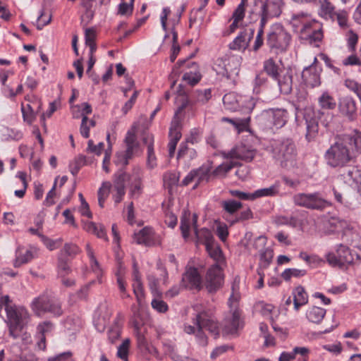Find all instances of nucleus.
Returning <instances> with one entry per match:
<instances>
[{"label": "nucleus", "instance_id": "nucleus-42", "mask_svg": "<svg viewBox=\"0 0 361 361\" xmlns=\"http://www.w3.org/2000/svg\"><path fill=\"white\" fill-rule=\"evenodd\" d=\"M223 209L228 214H233L240 209L243 204L241 202L233 200H225L221 202Z\"/></svg>", "mask_w": 361, "mask_h": 361}, {"label": "nucleus", "instance_id": "nucleus-49", "mask_svg": "<svg viewBox=\"0 0 361 361\" xmlns=\"http://www.w3.org/2000/svg\"><path fill=\"white\" fill-rule=\"evenodd\" d=\"M58 268L60 276H66L71 273V269L68 262L63 257V256H60L59 257Z\"/></svg>", "mask_w": 361, "mask_h": 361}, {"label": "nucleus", "instance_id": "nucleus-35", "mask_svg": "<svg viewBox=\"0 0 361 361\" xmlns=\"http://www.w3.org/2000/svg\"><path fill=\"white\" fill-rule=\"evenodd\" d=\"M240 326V313L238 310L235 308L233 310L232 313V317L231 319L230 323L228 325L225 326V331L228 334H235Z\"/></svg>", "mask_w": 361, "mask_h": 361}, {"label": "nucleus", "instance_id": "nucleus-33", "mask_svg": "<svg viewBox=\"0 0 361 361\" xmlns=\"http://www.w3.org/2000/svg\"><path fill=\"white\" fill-rule=\"evenodd\" d=\"M310 21L307 14L299 13L292 16L290 23L293 27H295L296 32H300V30L302 25H305L306 23H310Z\"/></svg>", "mask_w": 361, "mask_h": 361}, {"label": "nucleus", "instance_id": "nucleus-47", "mask_svg": "<svg viewBox=\"0 0 361 361\" xmlns=\"http://www.w3.org/2000/svg\"><path fill=\"white\" fill-rule=\"evenodd\" d=\"M22 182V188L17 190L14 192V194L18 198H23L25 194L26 189L27 188V183L26 180V173L22 171H19L16 176Z\"/></svg>", "mask_w": 361, "mask_h": 361}, {"label": "nucleus", "instance_id": "nucleus-51", "mask_svg": "<svg viewBox=\"0 0 361 361\" xmlns=\"http://www.w3.org/2000/svg\"><path fill=\"white\" fill-rule=\"evenodd\" d=\"M22 113L24 121L29 124H31L35 119L34 110L30 104H27L26 106H22Z\"/></svg>", "mask_w": 361, "mask_h": 361}, {"label": "nucleus", "instance_id": "nucleus-38", "mask_svg": "<svg viewBox=\"0 0 361 361\" xmlns=\"http://www.w3.org/2000/svg\"><path fill=\"white\" fill-rule=\"evenodd\" d=\"M152 231L149 228H144L138 233H135L133 236L134 240L137 244H148L150 240V234Z\"/></svg>", "mask_w": 361, "mask_h": 361}, {"label": "nucleus", "instance_id": "nucleus-8", "mask_svg": "<svg viewBox=\"0 0 361 361\" xmlns=\"http://www.w3.org/2000/svg\"><path fill=\"white\" fill-rule=\"evenodd\" d=\"M295 204L313 210H323L331 206V202L323 198L318 192L298 193L293 197Z\"/></svg>", "mask_w": 361, "mask_h": 361}, {"label": "nucleus", "instance_id": "nucleus-34", "mask_svg": "<svg viewBox=\"0 0 361 361\" xmlns=\"http://www.w3.org/2000/svg\"><path fill=\"white\" fill-rule=\"evenodd\" d=\"M191 65L195 67V71L194 72L190 71L184 73L183 75V80L192 86L199 82L201 80L202 75L199 71H196L197 64L196 63H192Z\"/></svg>", "mask_w": 361, "mask_h": 361}, {"label": "nucleus", "instance_id": "nucleus-48", "mask_svg": "<svg viewBox=\"0 0 361 361\" xmlns=\"http://www.w3.org/2000/svg\"><path fill=\"white\" fill-rule=\"evenodd\" d=\"M134 0L123 1L119 4L118 13L122 16H129L132 14L133 9Z\"/></svg>", "mask_w": 361, "mask_h": 361}, {"label": "nucleus", "instance_id": "nucleus-36", "mask_svg": "<svg viewBox=\"0 0 361 361\" xmlns=\"http://www.w3.org/2000/svg\"><path fill=\"white\" fill-rule=\"evenodd\" d=\"M319 106L325 109H334L336 106L334 98L328 92H324L318 99Z\"/></svg>", "mask_w": 361, "mask_h": 361}, {"label": "nucleus", "instance_id": "nucleus-55", "mask_svg": "<svg viewBox=\"0 0 361 361\" xmlns=\"http://www.w3.org/2000/svg\"><path fill=\"white\" fill-rule=\"evenodd\" d=\"M178 109L175 112V114L182 116V113L185 109L191 105V102L188 97L185 95H181L177 100Z\"/></svg>", "mask_w": 361, "mask_h": 361}, {"label": "nucleus", "instance_id": "nucleus-17", "mask_svg": "<svg viewBox=\"0 0 361 361\" xmlns=\"http://www.w3.org/2000/svg\"><path fill=\"white\" fill-rule=\"evenodd\" d=\"M222 269L219 264H214L207 271L206 288L209 292H215L223 283Z\"/></svg>", "mask_w": 361, "mask_h": 361}, {"label": "nucleus", "instance_id": "nucleus-1", "mask_svg": "<svg viewBox=\"0 0 361 361\" xmlns=\"http://www.w3.org/2000/svg\"><path fill=\"white\" fill-rule=\"evenodd\" d=\"M361 148V134H343L338 135L336 140L326 150L324 159L332 168L343 167L354 157L353 152Z\"/></svg>", "mask_w": 361, "mask_h": 361}, {"label": "nucleus", "instance_id": "nucleus-45", "mask_svg": "<svg viewBox=\"0 0 361 361\" xmlns=\"http://www.w3.org/2000/svg\"><path fill=\"white\" fill-rule=\"evenodd\" d=\"M51 324L49 322H44L42 324H39L37 326V331L38 332L41 334V337H40V342L39 343V346L40 348H45V344H44V341H45V336H44V334L45 333L49 331L51 329Z\"/></svg>", "mask_w": 361, "mask_h": 361}, {"label": "nucleus", "instance_id": "nucleus-29", "mask_svg": "<svg viewBox=\"0 0 361 361\" xmlns=\"http://www.w3.org/2000/svg\"><path fill=\"white\" fill-rule=\"evenodd\" d=\"M209 256L216 262L215 264H219L220 267L224 262V258L219 246L215 243L206 247Z\"/></svg>", "mask_w": 361, "mask_h": 361}, {"label": "nucleus", "instance_id": "nucleus-60", "mask_svg": "<svg viewBox=\"0 0 361 361\" xmlns=\"http://www.w3.org/2000/svg\"><path fill=\"white\" fill-rule=\"evenodd\" d=\"M231 289H232V293L229 298V303H231L232 301H235V302H237L239 299V293H238V290H239V279H238L237 277L234 279L233 281V283L232 284V287H231Z\"/></svg>", "mask_w": 361, "mask_h": 361}, {"label": "nucleus", "instance_id": "nucleus-12", "mask_svg": "<svg viewBox=\"0 0 361 361\" xmlns=\"http://www.w3.org/2000/svg\"><path fill=\"white\" fill-rule=\"evenodd\" d=\"M283 6V0H265L262 2L259 11L262 27H264L271 19L279 17Z\"/></svg>", "mask_w": 361, "mask_h": 361}, {"label": "nucleus", "instance_id": "nucleus-13", "mask_svg": "<svg viewBox=\"0 0 361 361\" xmlns=\"http://www.w3.org/2000/svg\"><path fill=\"white\" fill-rule=\"evenodd\" d=\"M341 181L361 195V169L355 166L344 167L338 175Z\"/></svg>", "mask_w": 361, "mask_h": 361}, {"label": "nucleus", "instance_id": "nucleus-10", "mask_svg": "<svg viewBox=\"0 0 361 361\" xmlns=\"http://www.w3.org/2000/svg\"><path fill=\"white\" fill-rule=\"evenodd\" d=\"M241 60L239 56H225L217 60L216 71L227 79L235 80L240 72Z\"/></svg>", "mask_w": 361, "mask_h": 361}, {"label": "nucleus", "instance_id": "nucleus-16", "mask_svg": "<svg viewBox=\"0 0 361 361\" xmlns=\"http://www.w3.org/2000/svg\"><path fill=\"white\" fill-rule=\"evenodd\" d=\"M256 152L250 147L239 145L233 147L228 152H222L223 157L229 159H238L250 162L255 157Z\"/></svg>", "mask_w": 361, "mask_h": 361}, {"label": "nucleus", "instance_id": "nucleus-21", "mask_svg": "<svg viewBox=\"0 0 361 361\" xmlns=\"http://www.w3.org/2000/svg\"><path fill=\"white\" fill-rule=\"evenodd\" d=\"M338 110L342 115L346 116L349 120L353 121L356 116V102L350 97H343L340 98L338 101Z\"/></svg>", "mask_w": 361, "mask_h": 361}, {"label": "nucleus", "instance_id": "nucleus-18", "mask_svg": "<svg viewBox=\"0 0 361 361\" xmlns=\"http://www.w3.org/2000/svg\"><path fill=\"white\" fill-rule=\"evenodd\" d=\"M317 59L315 57L313 63L308 67L304 68L302 73V80L307 87H314L319 86L321 83V69L317 67Z\"/></svg>", "mask_w": 361, "mask_h": 361}, {"label": "nucleus", "instance_id": "nucleus-54", "mask_svg": "<svg viewBox=\"0 0 361 361\" xmlns=\"http://www.w3.org/2000/svg\"><path fill=\"white\" fill-rule=\"evenodd\" d=\"M129 346L130 340L126 339L118 348L117 355L124 361H128Z\"/></svg>", "mask_w": 361, "mask_h": 361}, {"label": "nucleus", "instance_id": "nucleus-62", "mask_svg": "<svg viewBox=\"0 0 361 361\" xmlns=\"http://www.w3.org/2000/svg\"><path fill=\"white\" fill-rule=\"evenodd\" d=\"M273 257L272 250L266 248L260 252V260L264 267H267Z\"/></svg>", "mask_w": 361, "mask_h": 361}, {"label": "nucleus", "instance_id": "nucleus-11", "mask_svg": "<svg viewBox=\"0 0 361 361\" xmlns=\"http://www.w3.org/2000/svg\"><path fill=\"white\" fill-rule=\"evenodd\" d=\"M290 35L281 25H274L267 35V43L270 49L285 51L289 46Z\"/></svg>", "mask_w": 361, "mask_h": 361}, {"label": "nucleus", "instance_id": "nucleus-64", "mask_svg": "<svg viewBox=\"0 0 361 361\" xmlns=\"http://www.w3.org/2000/svg\"><path fill=\"white\" fill-rule=\"evenodd\" d=\"M133 288L137 300L140 302L144 298V290L142 281L133 282Z\"/></svg>", "mask_w": 361, "mask_h": 361}, {"label": "nucleus", "instance_id": "nucleus-19", "mask_svg": "<svg viewBox=\"0 0 361 361\" xmlns=\"http://www.w3.org/2000/svg\"><path fill=\"white\" fill-rule=\"evenodd\" d=\"M182 286L190 290H200L202 288L201 276L196 268H189L183 275Z\"/></svg>", "mask_w": 361, "mask_h": 361}, {"label": "nucleus", "instance_id": "nucleus-59", "mask_svg": "<svg viewBox=\"0 0 361 361\" xmlns=\"http://www.w3.org/2000/svg\"><path fill=\"white\" fill-rule=\"evenodd\" d=\"M104 145L103 142H99L97 145H95L94 142L92 140H90L87 142V151L97 155H100L104 149Z\"/></svg>", "mask_w": 361, "mask_h": 361}, {"label": "nucleus", "instance_id": "nucleus-3", "mask_svg": "<svg viewBox=\"0 0 361 361\" xmlns=\"http://www.w3.org/2000/svg\"><path fill=\"white\" fill-rule=\"evenodd\" d=\"M142 171L140 167L135 166L131 173H126L119 170L115 174L114 181V189L116 191L114 195L115 203H119L126 194V182H128L130 188V195L138 197L142 192Z\"/></svg>", "mask_w": 361, "mask_h": 361}, {"label": "nucleus", "instance_id": "nucleus-41", "mask_svg": "<svg viewBox=\"0 0 361 361\" xmlns=\"http://www.w3.org/2000/svg\"><path fill=\"white\" fill-rule=\"evenodd\" d=\"M195 173V180H197V183L194 186V188L197 186L198 183H200L203 181L207 182L209 178V171L210 169L208 166H202L196 170H192Z\"/></svg>", "mask_w": 361, "mask_h": 361}, {"label": "nucleus", "instance_id": "nucleus-58", "mask_svg": "<svg viewBox=\"0 0 361 361\" xmlns=\"http://www.w3.org/2000/svg\"><path fill=\"white\" fill-rule=\"evenodd\" d=\"M328 224L333 230L343 228L347 225L344 220L337 216H331L329 219Z\"/></svg>", "mask_w": 361, "mask_h": 361}, {"label": "nucleus", "instance_id": "nucleus-28", "mask_svg": "<svg viewBox=\"0 0 361 361\" xmlns=\"http://www.w3.org/2000/svg\"><path fill=\"white\" fill-rule=\"evenodd\" d=\"M84 229L87 232L97 235L98 238L107 240L104 227L101 224L97 225L92 221L86 222L84 224Z\"/></svg>", "mask_w": 361, "mask_h": 361}, {"label": "nucleus", "instance_id": "nucleus-32", "mask_svg": "<svg viewBox=\"0 0 361 361\" xmlns=\"http://www.w3.org/2000/svg\"><path fill=\"white\" fill-rule=\"evenodd\" d=\"M237 166H238V162L235 161L231 160L224 162L215 169L213 171V174L215 176L224 177L228 171Z\"/></svg>", "mask_w": 361, "mask_h": 361}, {"label": "nucleus", "instance_id": "nucleus-63", "mask_svg": "<svg viewBox=\"0 0 361 361\" xmlns=\"http://www.w3.org/2000/svg\"><path fill=\"white\" fill-rule=\"evenodd\" d=\"M121 335V327L116 324L111 327L108 331V337L111 343H114Z\"/></svg>", "mask_w": 361, "mask_h": 361}, {"label": "nucleus", "instance_id": "nucleus-9", "mask_svg": "<svg viewBox=\"0 0 361 361\" xmlns=\"http://www.w3.org/2000/svg\"><path fill=\"white\" fill-rule=\"evenodd\" d=\"M30 307L37 316H40L47 312L57 316L62 314L60 303L51 298L47 293H44L35 298L30 304Z\"/></svg>", "mask_w": 361, "mask_h": 361}, {"label": "nucleus", "instance_id": "nucleus-39", "mask_svg": "<svg viewBox=\"0 0 361 361\" xmlns=\"http://www.w3.org/2000/svg\"><path fill=\"white\" fill-rule=\"evenodd\" d=\"M118 270L116 273L117 276V283L120 290L121 293L122 294V298L129 297V295L126 293V283L123 278V275L124 274V268L122 266V263L118 262Z\"/></svg>", "mask_w": 361, "mask_h": 361}, {"label": "nucleus", "instance_id": "nucleus-61", "mask_svg": "<svg viewBox=\"0 0 361 361\" xmlns=\"http://www.w3.org/2000/svg\"><path fill=\"white\" fill-rule=\"evenodd\" d=\"M345 85L349 90L353 91L360 98V94L361 92V84L357 83L353 80L347 79L345 80Z\"/></svg>", "mask_w": 361, "mask_h": 361}, {"label": "nucleus", "instance_id": "nucleus-4", "mask_svg": "<svg viewBox=\"0 0 361 361\" xmlns=\"http://www.w3.org/2000/svg\"><path fill=\"white\" fill-rule=\"evenodd\" d=\"M273 158L282 167H290L295 164L297 150L294 141L289 137L273 140L271 144Z\"/></svg>", "mask_w": 361, "mask_h": 361}, {"label": "nucleus", "instance_id": "nucleus-23", "mask_svg": "<svg viewBox=\"0 0 361 361\" xmlns=\"http://www.w3.org/2000/svg\"><path fill=\"white\" fill-rule=\"evenodd\" d=\"M37 255V250L35 247H30V249L23 250H18L17 256L14 261V267H19L22 264H26L36 257Z\"/></svg>", "mask_w": 361, "mask_h": 361}, {"label": "nucleus", "instance_id": "nucleus-2", "mask_svg": "<svg viewBox=\"0 0 361 361\" xmlns=\"http://www.w3.org/2000/svg\"><path fill=\"white\" fill-rule=\"evenodd\" d=\"M3 307L6 312L9 336L13 339H24L23 330L30 321V314L24 307L15 305L8 295Z\"/></svg>", "mask_w": 361, "mask_h": 361}, {"label": "nucleus", "instance_id": "nucleus-27", "mask_svg": "<svg viewBox=\"0 0 361 361\" xmlns=\"http://www.w3.org/2000/svg\"><path fill=\"white\" fill-rule=\"evenodd\" d=\"M336 252L342 266L350 264L353 262L354 257L348 247L339 245L336 250Z\"/></svg>", "mask_w": 361, "mask_h": 361}, {"label": "nucleus", "instance_id": "nucleus-20", "mask_svg": "<svg viewBox=\"0 0 361 361\" xmlns=\"http://www.w3.org/2000/svg\"><path fill=\"white\" fill-rule=\"evenodd\" d=\"M254 34V28H245L230 43L229 48L233 50H245L248 47L250 40L253 38Z\"/></svg>", "mask_w": 361, "mask_h": 361}, {"label": "nucleus", "instance_id": "nucleus-40", "mask_svg": "<svg viewBox=\"0 0 361 361\" xmlns=\"http://www.w3.org/2000/svg\"><path fill=\"white\" fill-rule=\"evenodd\" d=\"M306 138L308 140V141H310L315 137L318 133V123L317 121L314 118H311L310 120L306 118Z\"/></svg>", "mask_w": 361, "mask_h": 361}, {"label": "nucleus", "instance_id": "nucleus-30", "mask_svg": "<svg viewBox=\"0 0 361 361\" xmlns=\"http://www.w3.org/2000/svg\"><path fill=\"white\" fill-rule=\"evenodd\" d=\"M182 116L174 114L171 121V127L169 129L170 137H176V139H180V128H181Z\"/></svg>", "mask_w": 361, "mask_h": 361}, {"label": "nucleus", "instance_id": "nucleus-14", "mask_svg": "<svg viewBox=\"0 0 361 361\" xmlns=\"http://www.w3.org/2000/svg\"><path fill=\"white\" fill-rule=\"evenodd\" d=\"M300 37L310 44H317L323 38L322 27L315 21L306 23L300 30Z\"/></svg>", "mask_w": 361, "mask_h": 361}, {"label": "nucleus", "instance_id": "nucleus-43", "mask_svg": "<svg viewBox=\"0 0 361 361\" xmlns=\"http://www.w3.org/2000/svg\"><path fill=\"white\" fill-rule=\"evenodd\" d=\"M223 103L225 107L231 111H235L238 108V104L233 93H228L223 97Z\"/></svg>", "mask_w": 361, "mask_h": 361}, {"label": "nucleus", "instance_id": "nucleus-56", "mask_svg": "<svg viewBox=\"0 0 361 361\" xmlns=\"http://www.w3.org/2000/svg\"><path fill=\"white\" fill-rule=\"evenodd\" d=\"M80 252L79 247L73 243H66L64 245L63 249L61 250V256L63 254L71 257H74L77 254Z\"/></svg>", "mask_w": 361, "mask_h": 361}, {"label": "nucleus", "instance_id": "nucleus-50", "mask_svg": "<svg viewBox=\"0 0 361 361\" xmlns=\"http://www.w3.org/2000/svg\"><path fill=\"white\" fill-rule=\"evenodd\" d=\"M38 236L41 238L44 245L49 250H54L56 249L61 243L62 239L59 238L56 240H53L46 237L43 234H38Z\"/></svg>", "mask_w": 361, "mask_h": 361}, {"label": "nucleus", "instance_id": "nucleus-57", "mask_svg": "<svg viewBox=\"0 0 361 361\" xmlns=\"http://www.w3.org/2000/svg\"><path fill=\"white\" fill-rule=\"evenodd\" d=\"M153 309L157 310L158 312L164 313L168 311L167 304L161 299L154 298L151 302Z\"/></svg>", "mask_w": 361, "mask_h": 361}, {"label": "nucleus", "instance_id": "nucleus-52", "mask_svg": "<svg viewBox=\"0 0 361 361\" xmlns=\"http://www.w3.org/2000/svg\"><path fill=\"white\" fill-rule=\"evenodd\" d=\"M110 183H103L102 187L98 191V202L100 207H104L105 200L109 194Z\"/></svg>", "mask_w": 361, "mask_h": 361}, {"label": "nucleus", "instance_id": "nucleus-44", "mask_svg": "<svg viewBox=\"0 0 361 361\" xmlns=\"http://www.w3.org/2000/svg\"><path fill=\"white\" fill-rule=\"evenodd\" d=\"M306 274L305 269H286L282 274L281 277L285 281H289L292 277L299 278Z\"/></svg>", "mask_w": 361, "mask_h": 361}, {"label": "nucleus", "instance_id": "nucleus-22", "mask_svg": "<svg viewBox=\"0 0 361 361\" xmlns=\"http://www.w3.org/2000/svg\"><path fill=\"white\" fill-rule=\"evenodd\" d=\"M125 143L126 145V152L128 157H133L134 154L139 148V143L137 140L135 127L133 126L130 130L128 131Z\"/></svg>", "mask_w": 361, "mask_h": 361}, {"label": "nucleus", "instance_id": "nucleus-24", "mask_svg": "<svg viewBox=\"0 0 361 361\" xmlns=\"http://www.w3.org/2000/svg\"><path fill=\"white\" fill-rule=\"evenodd\" d=\"M139 312L138 311L133 312V326L134 328V333L137 338V345L140 348L146 349L147 346V341L142 331V324L138 320Z\"/></svg>", "mask_w": 361, "mask_h": 361}, {"label": "nucleus", "instance_id": "nucleus-7", "mask_svg": "<svg viewBox=\"0 0 361 361\" xmlns=\"http://www.w3.org/2000/svg\"><path fill=\"white\" fill-rule=\"evenodd\" d=\"M197 312L194 324L197 327V336L201 340L204 345L207 343L206 337L202 331L203 329L208 331L210 334L216 336L219 334V327L216 318L212 313L204 310H202L200 304H196L193 306Z\"/></svg>", "mask_w": 361, "mask_h": 361}, {"label": "nucleus", "instance_id": "nucleus-5", "mask_svg": "<svg viewBox=\"0 0 361 361\" xmlns=\"http://www.w3.org/2000/svg\"><path fill=\"white\" fill-rule=\"evenodd\" d=\"M263 70L274 80H276L279 91L289 94L293 90V71L290 68H280L273 59L264 61Z\"/></svg>", "mask_w": 361, "mask_h": 361}, {"label": "nucleus", "instance_id": "nucleus-46", "mask_svg": "<svg viewBox=\"0 0 361 361\" xmlns=\"http://www.w3.org/2000/svg\"><path fill=\"white\" fill-rule=\"evenodd\" d=\"M196 97L195 101L202 104H206L212 97L211 89H205L204 90H197L195 92Z\"/></svg>", "mask_w": 361, "mask_h": 361}, {"label": "nucleus", "instance_id": "nucleus-26", "mask_svg": "<svg viewBox=\"0 0 361 361\" xmlns=\"http://www.w3.org/2000/svg\"><path fill=\"white\" fill-rule=\"evenodd\" d=\"M326 314V310L319 307H312L306 312V317L309 322L319 324Z\"/></svg>", "mask_w": 361, "mask_h": 361}, {"label": "nucleus", "instance_id": "nucleus-31", "mask_svg": "<svg viewBox=\"0 0 361 361\" xmlns=\"http://www.w3.org/2000/svg\"><path fill=\"white\" fill-rule=\"evenodd\" d=\"M279 193V185L274 184L266 188H262L252 193V200L262 197H272Z\"/></svg>", "mask_w": 361, "mask_h": 361}, {"label": "nucleus", "instance_id": "nucleus-53", "mask_svg": "<svg viewBox=\"0 0 361 361\" xmlns=\"http://www.w3.org/2000/svg\"><path fill=\"white\" fill-rule=\"evenodd\" d=\"M179 176L176 173L167 172L164 175V182L168 188H171L177 185Z\"/></svg>", "mask_w": 361, "mask_h": 361}, {"label": "nucleus", "instance_id": "nucleus-37", "mask_svg": "<svg viewBox=\"0 0 361 361\" xmlns=\"http://www.w3.org/2000/svg\"><path fill=\"white\" fill-rule=\"evenodd\" d=\"M256 4V0H242L232 15V19L235 21H242L245 17V6L248 4Z\"/></svg>", "mask_w": 361, "mask_h": 361}, {"label": "nucleus", "instance_id": "nucleus-6", "mask_svg": "<svg viewBox=\"0 0 361 361\" xmlns=\"http://www.w3.org/2000/svg\"><path fill=\"white\" fill-rule=\"evenodd\" d=\"M197 221V215L196 214H192L188 211L183 212L180 219V230L183 237L184 238H188L190 229L191 226H192L196 235L197 243L204 244L206 247L210 246V245L214 243L212 232L205 228L198 230Z\"/></svg>", "mask_w": 361, "mask_h": 361}, {"label": "nucleus", "instance_id": "nucleus-15", "mask_svg": "<svg viewBox=\"0 0 361 361\" xmlns=\"http://www.w3.org/2000/svg\"><path fill=\"white\" fill-rule=\"evenodd\" d=\"M263 118L269 122L267 124L269 128H273L274 127L279 129L285 126L288 116L286 109H270L264 113Z\"/></svg>", "mask_w": 361, "mask_h": 361}, {"label": "nucleus", "instance_id": "nucleus-25", "mask_svg": "<svg viewBox=\"0 0 361 361\" xmlns=\"http://www.w3.org/2000/svg\"><path fill=\"white\" fill-rule=\"evenodd\" d=\"M293 296L295 310H298L301 306L305 305L308 301L307 294L302 286H298L294 289Z\"/></svg>", "mask_w": 361, "mask_h": 361}]
</instances>
